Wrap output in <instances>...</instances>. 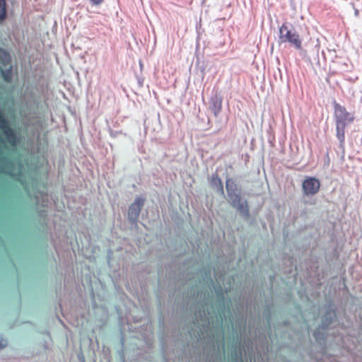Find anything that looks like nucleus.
I'll list each match as a JSON object with an SVG mask.
<instances>
[{
  "instance_id": "obj_26",
  "label": "nucleus",
  "mask_w": 362,
  "mask_h": 362,
  "mask_svg": "<svg viewBox=\"0 0 362 362\" xmlns=\"http://www.w3.org/2000/svg\"><path fill=\"white\" fill-rule=\"evenodd\" d=\"M103 1L104 0H89L92 6H99L103 2Z\"/></svg>"
},
{
  "instance_id": "obj_6",
  "label": "nucleus",
  "mask_w": 362,
  "mask_h": 362,
  "mask_svg": "<svg viewBox=\"0 0 362 362\" xmlns=\"http://www.w3.org/2000/svg\"><path fill=\"white\" fill-rule=\"evenodd\" d=\"M248 328L250 337H245L247 339L248 342L252 343V340H254L255 341H258L262 346L267 344V340L269 337L264 327H259L255 320H250Z\"/></svg>"
},
{
  "instance_id": "obj_11",
  "label": "nucleus",
  "mask_w": 362,
  "mask_h": 362,
  "mask_svg": "<svg viewBox=\"0 0 362 362\" xmlns=\"http://www.w3.org/2000/svg\"><path fill=\"white\" fill-rule=\"evenodd\" d=\"M223 95L218 90H213L209 102V109L217 117L222 110Z\"/></svg>"
},
{
  "instance_id": "obj_17",
  "label": "nucleus",
  "mask_w": 362,
  "mask_h": 362,
  "mask_svg": "<svg viewBox=\"0 0 362 362\" xmlns=\"http://www.w3.org/2000/svg\"><path fill=\"white\" fill-rule=\"evenodd\" d=\"M0 74L4 81L10 83L13 81V67L11 64L6 67H0Z\"/></svg>"
},
{
  "instance_id": "obj_28",
  "label": "nucleus",
  "mask_w": 362,
  "mask_h": 362,
  "mask_svg": "<svg viewBox=\"0 0 362 362\" xmlns=\"http://www.w3.org/2000/svg\"><path fill=\"white\" fill-rule=\"evenodd\" d=\"M305 352L311 359L315 358L313 353L310 350H305Z\"/></svg>"
},
{
  "instance_id": "obj_5",
  "label": "nucleus",
  "mask_w": 362,
  "mask_h": 362,
  "mask_svg": "<svg viewBox=\"0 0 362 362\" xmlns=\"http://www.w3.org/2000/svg\"><path fill=\"white\" fill-rule=\"evenodd\" d=\"M144 196H136L134 202L127 209V221L132 226L136 227L139 223V218L142 209L146 202Z\"/></svg>"
},
{
  "instance_id": "obj_14",
  "label": "nucleus",
  "mask_w": 362,
  "mask_h": 362,
  "mask_svg": "<svg viewBox=\"0 0 362 362\" xmlns=\"http://www.w3.org/2000/svg\"><path fill=\"white\" fill-rule=\"evenodd\" d=\"M210 186L214 189L218 194L225 197L223 184L218 175L215 173H213L209 180Z\"/></svg>"
},
{
  "instance_id": "obj_33",
  "label": "nucleus",
  "mask_w": 362,
  "mask_h": 362,
  "mask_svg": "<svg viewBox=\"0 0 362 362\" xmlns=\"http://www.w3.org/2000/svg\"><path fill=\"white\" fill-rule=\"evenodd\" d=\"M315 47H318V48L320 47V45H317Z\"/></svg>"
},
{
  "instance_id": "obj_13",
  "label": "nucleus",
  "mask_w": 362,
  "mask_h": 362,
  "mask_svg": "<svg viewBox=\"0 0 362 362\" xmlns=\"http://www.w3.org/2000/svg\"><path fill=\"white\" fill-rule=\"evenodd\" d=\"M4 148H6V146H0V173H4L11 176H13L14 174L12 172L13 163L8 157L2 156L4 154Z\"/></svg>"
},
{
  "instance_id": "obj_7",
  "label": "nucleus",
  "mask_w": 362,
  "mask_h": 362,
  "mask_svg": "<svg viewBox=\"0 0 362 362\" xmlns=\"http://www.w3.org/2000/svg\"><path fill=\"white\" fill-rule=\"evenodd\" d=\"M334 107V119L335 122L351 124L355 119L354 112L347 111L346 108L338 103L335 100L332 103Z\"/></svg>"
},
{
  "instance_id": "obj_3",
  "label": "nucleus",
  "mask_w": 362,
  "mask_h": 362,
  "mask_svg": "<svg viewBox=\"0 0 362 362\" xmlns=\"http://www.w3.org/2000/svg\"><path fill=\"white\" fill-rule=\"evenodd\" d=\"M226 190L228 203L238 212L245 221H248L250 218L249 203L247 199L243 197L242 189L235 179L226 178Z\"/></svg>"
},
{
  "instance_id": "obj_15",
  "label": "nucleus",
  "mask_w": 362,
  "mask_h": 362,
  "mask_svg": "<svg viewBox=\"0 0 362 362\" xmlns=\"http://www.w3.org/2000/svg\"><path fill=\"white\" fill-rule=\"evenodd\" d=\"M263 317L265 320L266 325L264 327L266 328V331H267V334H269V337L271 338L272 331V308L269 305H266L263 311Z\"/></svg>"
},
{
  "instance_id": "obj_34",
  "label": "nucleus",
  "mask_w": 362,
  "mask_h": 362,
  "mask_svg": "<svg viewBox=\"0 0 362 362\" xmlns=\"http://www.w3.org/2000/svg\"><path fill=\"white\" fill-rule=\"evenodd\" d=\"M361 145H362V137H361Z\"/></svg>"
},
{
  "instance_id": "obj_31",
  "label": "nucleus",
  "mask_w": 362,
  "mask_h": 362,
  "mask_svg": "<svg viewBox=\"0 0 362 362\" xmlns=\"http://www.w3.org/2000/svg\"><path fill=\"white\" fill-rule=\"evenodd\" d=\"M0 142H3V139L0 137Z\"/></svg>"
},
{
  "instance_id": "obj_32",
  "label": "nucleus",
  "mask_w": 362,
  "mask_h": 362,
  "mask_svg": "<svg viewBox=\"0 0 362 362\" xmlns=\"http://www.w3.org/2000/svg\"><path fill=\"white\" fill-rule=\"evenodd\" d=\"M249 362H256V361H252V359H250Z\"/></svg>"
},
{
  "instance_id": "obj_30",
  "label": "nucleus",
  "mask_w": 362,
  "mask_h": 362,
  "mask_svg": "<svg viewBox=\"0 0 362 362\" xmlns=\"http://www.w3.org/2000/svg\"><path fill=\"white\" fill-rule=\"evenodd\" d=\"M79 360L81 361L80 362H85L84 359H83V356L81 358H79Z\"/></svg>"
},
{
  "instance_id": "obj_18",
  "label": "nucleus",
  "mask_w": 362,
  "mask_h": 362,
  "mask_svg": "<svg viewBox=\"0 0 362 362\" xmlns=\"http://www.w3.org/2000/svg\"><path fill=\"white\" fill-rule=\"evenodd\" d=\"M12 62L11 53L6 49L0 47V66L6 67Z\"/></svg>"
},
{
  "instance_id": "obj_27",
  "label": "nucleus",
  "mask_w": 362,
  "mask_h": 362,
  "mask_svg": "<svg viewBox=\"0 0 362 362\" xmlns=\"http://www.w3.org/2000/svg\"><path fill=\"white\" fill-rule=\"evenodd\" d=\"M7 344V341L3 339L0 340V349L4 348Z\"/></svg>"
},
{
  "instance_id": "obj_9",
  "label": "nucleus",
  "mask_w": 362,
  "mask_h": 362,
  "mask_svg": "<svg viewBox=\"0 0 362 362\" xmlns=\"http://www.w3.org/2000/svg\"><path fill=\"white\" fill-rule=\"evenodd\" d=\"M320 182L315 177H305L302 182V192L304 197H311L317 194L320 189Z\"/></svg>"
},
{
  "instance_id": "obj_1",
  "label": "nucleus",
  "mask_w": 362,
  "mask_h": 362,
  "mask_svg": "<svg viewBox=\"0 0 362 362\" xmlns=\"http://www.w3.org/2000/svg\"><path fill=\"white\" fill-rule=\"evenodd\" d=\"M217 303V313L199 308L194 313V319L182 328L184 332H187V349L206 356L204 362H215L226 352L223 324L226 314L230 313L231 300L227 298Z\"/></svg>"
},
{
  "instance_id": "obj_12",
  "label": "nucleus",
  "mask_w": 362,
  "mask_h": 362,
  "mask_svg": "<svg viewBox=\"0 0 362 362\" xmlns=\"http://www.w3.org/2000/svg\"><path fill=\"white\" fill-rule=\"evenodd\" d=\"M336 124V137L339 141V151H337L342 160L345 155V129L349 124L335 122Z\"/></svg>"
},
{
  "instance_id": "obj_8",
  "label": "nucleus",
  "mask_w": 362,
  "mask_h": 362,
  "mask_svg": "<svg viewBox=\"0 0 362 362\" xmlns=\"http://www.w3.org/2000/svg\"><path fill=\"white\" fill-rule=\"evenodd\" d=\"M339 325L337 309L331 305L327 306L325 313L320 317V323L319 325L326 330L331 331Z\"/></svg>"
},
{
  "instance_id": "obj_22",
  "label": "nucleus",
  "mask_w": 362,
  "mask_h": 362,
  "mask_svg": "<svg viewBox=\"0 0 362 362\" xmlns=\"http://www.w3.org/2000/svg\"><path fill=\"white\" fill-rule=\"evenodd\" d=\"M197 66H198L199 69L202 72V76L204 77L206 74V73H205L206 66L204 65V62L201 63L199 61V59H197Z\"/></svg>"
},
{
  "instance_id": "obj_2",
  "label": "nucleus",
  "mask_w": 362,
  "mask_h": 362,
  "mask_svg": "<svg viewBox=\"0 0 362 362\" xmlns=\"http://www.w3.org/2000/svg\"><path fill=\"white\" fill-rule=\"evenodd\" d=\"M230 323L233 339L228 345V353L231 356V362H244L242 359L243 354L245 351L243 339L246 335L247 317L245 315L240 313L237 317L235 325L231 320Z\"/></svg>"
},
{
  "instance_id": "obj_21",
  "label": "nucleus",
  "mask_w": 362,
  "mask_h": 362,
  "mask_svg": "<svg viewBox=\"0 0 362 362\" xmlns=\"http://www.w3.org/2000/svg\"><path fill=\"white\" fill-rule=\"evenodd\" d=\"M120 344H121L122 349H121V350L118 351V354L120 357L121 362H126L125 354H124V352L123 350L124 344V339L123 337H121Z\"/></svg>"
},
{
  "instance_id": "obj_10",
  "label": "nucleus",
  "mask_w": 362,
  "mask_h": 362,
  "mask_svg": "<svg viewBox=\"0 0 362 362\" xmlns=\"http://www.w3.org/2000/svg\"><path fill=\"white\" fill-rule=\"evenodd\" d=\"M329 332L330 331L327 329L326 330L321 326L318 325L312 332L313 337L320 352H324L325 351L327 339L328 335L330 334Z\"/></svg>"
},
{
  "instance_id": "obj_25",
  "label": "nucleus",
  "mask_w": 362,
  "mask_h": 362,
  "mask_svg": "<svg viewBox=\"0 0 362 362\" xmlns=\"http://www.w3.org/2000/svg\"><path fill=\"white\" fill-rule=\"evenodd\" d=\"M121 133H122L121 131L119 132V131H114L112 129H110V135L112 138L117 137Z\"/></svg>"
},
{
  "instance_id": "obj_4",
  "label": "nucleus",
  "mask_w": 362,
  "mask_h": 362,
  "mask_svg": "<svg viewBox=\"0 0 362 362\" xmlns=\"http://www.w3.org/2000/svg\"><path fill=\"white\" fill-rule=\"evenodd\" d=\"M279 41L281 43H288L296 50H302L303 40L293 25L288 22L284 23L279 28Z\"/></svg>"
},
{
  "instance_id": "obj_19",
  "label": "nucleus",
  "mask_w": 362,
  "mask_h": 362,
  "mask_svg": "<svg viewBox=\"0 0 362 362\" xmlns=\"http://www.w3.org/2000/svg\"><path fill=\"white\" fill-rule=\"evenodd\" d=\"M8 16V5L6 0H0V25H3Z\"/></svg>"
},
{
  "instance_id": "obj_16",
  "label": "nucleus",
  "mask_w": 362,
  "mask_h": 362,
  "mask_svg": "<svg viewBox=\"0 0 362 362\" xmlns=\"http://www.w3.org/2000/svg\"><path fill=\"white\" fill-rule=\"evenodd\" d=\"M213 288L216 297L217 302L223 301V300H227V298H229L227 296V293L229 290L227 288L224 289L219 283L213 284Z\"/></svg>"
},
{
  "instance_id": "obj_24",
  "label": "nucleus",
  "mask_w": 362,
  "mask_h": 362,
  "mask_svg": "<svg viewBox=\"0 0 362 362\" xmlns=\"http://www.w3.org/2000/svg\"><path fill=\"white\" fill-rule=\"evenodd\" d=\"M330 164V158L329 155V149H327L325 157V165L329 166Z\"/></svg>"
},
{
  "instance_id": "obj_29",
  "label": "nucleus",
  "mask_w": 362,
  "mask_h": 362,
  "mask_svg": "<svg viewBox=\"0 0 362 362\" xmlns=\"http://www.w3.org/2000/svg\"><path fill=\"white\" fill-rule=\"evenodd\" d=\"M7 181L0 182V187H5L7 185Z\"/></svg>"
},
{
  "instance_id": "obj_23",
  "label": "nucleus",
  "mask_w": 362,
  "mask_h": 362,
  "mask_svg": "<svg viewBox=\"0 0 362 362\" xmlns=\"http://www.w3.org/2000/svg\"><path fill=\"white\" fill-rule=\"evenodd\" d=\"M349 5L351 6V8L354 11V16L356 18L359 17V9L356 7L354 2H351Z\"/></svg>"
},
{
  "instance_id": "obj_20",
  "label": "nucleus",
  "mask_w": 362,
  "mask_h": 362,
  "mask_svg": "<svg viewBox=\"0 0 362 362\" xmlns=\"http://www.w3.org/2000/svg\"><path fill=\"white\" fill-rule=\"evenodd\" d=\"M211 273H212V270H211V267L210 265L205 266L202 269V278H203L204 281L206 282H210L212 284H214V281L211 277Z\"/></svg>"
}]
</instances>
